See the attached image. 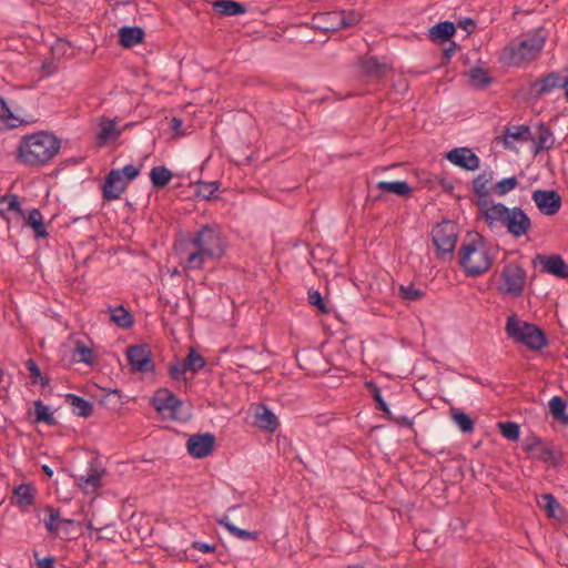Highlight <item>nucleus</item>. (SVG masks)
Returning a JSON list of instances; mask_svg holds the SVG:
<instances>
[{"label":"nucleus","mask_w":568,"mask_h":568,"mask_svg":"<svg viewBox=\"0 0 568 568\" xmlns=\"http://www.w3.org/2000/svg\"><path fill=\"white\" fill-rule=\"evenodd\" d=\"M26 367L30 373L31 383L37 384L38 379H41V375H42L38 364L32 358H29L26 362Z\"/></svg>","instance_id":"nucleus-55"},{"label":"nucleus","mask_w":568,"mask_h":568,"mask_svg":"<svg viewBox=\"0 0 568 568\" xmlns=\"http://www.w3.org/2000/svg\"><path fill=\"white\" fill-rule=\"evenodd\" d=\"M67 399L74 409H77V414L81 417H89L93 413V405L89 400L84 399L74 394H68Z\"/></svg>","instance_id":"nucleus-37"},{"label":"nucleus","mask_w":568,"mask_h":568,"mask_svg":"<svg viewBox=\"0 0 568 568\" xmlns=\"http://www.w3.org/2000/svg\"><path fill=\"white\" fill-rule=\"evenodd\" d=\"M359 65L366 77L381 78L392 70V65L382 63L376 57L365 55L361 58Z\"/></svg>","instance_id":"nucleus-19"},{"label":"nucleus","mask_w":568,"mask_h":568,"mask_svg":"<svg viewBox=\"0 0 568 568\" xmlns=\"http://www.w3.org/2000/svg\"><path fill=\"white\" fill-rule=\"evenodd\" d=\"M187 369L184 366V362L175 361L174 363L169 364V376L176 382H180L184 378Z\"/></svg>","instance_id":"nucleus-54"},{"label":"nucleus","mask_w":568,"mask_h":568,"mask_svg":"<svg viewBox=\"0 0 568 568\" xmlns=\"http://www.w3.org/2000/svg\"><path fill=\"white\" fill-rule=\"evenodd\" d=\"M545 45V38L534 34L511 43L504 50V60L511 65H521L534 61Z\"/></svg>","instance_id":"nucleus-6"},{"label":"nucleus","mask_w":568,"mask_h":568,"mask_svg":"<svg viewBox=\"0 0 568 568\" xmlns=\"http://www.w3.org/2000/svg\"><path fill=\"white\" fill-rule=\"evenodd\" d=\"M256 351L253 347H243L234 352V363L240 368H250L260 372L261 368L255 365Z\"/></svg>","instance_id":"nucleus-23"},{"label":"nucleus","mask_w":568,"mask_h":568,"mask_svg":"<svg viewBox=\"0 0 568 568\" xmlns=\"http://www.w3.org/2000/svg\"><path fill=\"white\" fill-rule=\"evenodd\" d=\"M532 456L544 463L555 465L557 462L556 453L549 445H540Z\"/></svg>","instance_id":"nucleus-51"},{"label":"nucleus","mask_w":568,"mask_h":568,"mask_svg":"<svg viewBox=\"0 0 568 568\" xmlns=\"http://www.w3.org/2000/svg\"><path fill=\"white\" fill-rule=\"evenodd\" d=\"M129 364L136 372L146 373L154 371L152 353L146 344L131 345L126 348Z\"/></svg>","instance_id":"nucleus-12"},{"label":"nucleus","mask_w":568,"mask_h":568,"mask_svg":"<svg viewBox=\"0 0 568 568\" xmlns=\"http://www.w3.org/2000/svg\"><path fill=\"white\" fill-rule=\"evenodd\" d=\"M104 475V468L97 462H92L89 464L88 473L85 475L75 476V480L78 486L85 493H94L101 487Z\"/></svg>","instance_id":"nucleus-16"},{"label":"nucleus","mask_w":568,"mask_h":568,"mask_svg":"<svg viewBox=\"0 0 568 568\" xmlns=\"http://www.w3.org/2000/svg\"><path fill=\"white\" fill-rule=\"evenodd\" d=\"M183 362L187 372H191L192 374L200 372L206 364L205 358L199 354L194 347H190L189 354Z\"/></svg>","instance_id":"nucleus-38"},{"label":"nucleus","mask_w":568,"mask_h":568,"mask_svg":"<svg viewBox=\"0 0 568 568\" xmlns=\"http://www.w3.org/2000/svg\"><path fill=\"white\" fill-rule=\"evenodd\" d=\"M566 402L559 396H554L549 400V409L552 417L557 420L562 422L564 424H568V415H566Z\"/></svg>","instance_id":"nucleus-41"},{"label":"nucleus","mask_w":568,"mask_h":568,"mask_svg":"<svg viewBox=\"0 0 568 568\" xmlns=\"http://www.w3.org/2000/svg\"><path fill=\"white\" fill-rule=\"evenodd\" d=\"M14 211L22 215V209L18 195H4L0 197V214L4 216L7 213Z\"/></svg>","instance_id":"nucleus-42"},{"label":"nucleus","mask_w":568,"mask_h":568,"mask_svg":"<svg viewBox=\"0 0 568 568\" xmlns=\"http://www.w3.org/2000/svg\"><path fill=\"white\" fill-rule=\"evenodd\" d=\"M255 424L265 430L275 432L278 426V420L275 414L264 406L263 410L256 414Z\"/></svg>","instance_id":"nucleus-35"},{"label":"nucleus","mask_w":568,"mask_h":568,"mask_svg":"<svg viewBox=\"0 0 568 568\" xmlns=\"http://www.w3.org/2000/svg\"><path fill=\"white\" fill-rule=\"evenodd\" d=\"M217 523L223 526L225 529H227L233 536L237 537L242 540H257L258 532L256 531H248L242 528L236 527L233 525L227 516H223L221 519L217 520Z\"/></svg>","instance_id":"nucleus-33"},{"label":"nucleus","mask_w":568,"mask_h":568,"mask_svg":"<svg viewBox=\"0 0 568 568\" xmlns=\"http://www.w3.org/2000/svg\"><path fill=\"white\" fill-rule=\"evenodd\" d=\"M61 142L48 131H39L21 138L17 148V160L29 166H42L59 152Z\"/></svg>","instance_id":"nucleus-2"},{"label":"nucleus","mask_w":568,"mask_h":568,"mask_svg":"<svg viewBox=\"0 0 568 568\" xmlns=\"http://www.w3.org/2000/svg\"><path fill=\"white\" fill-rule=\"evenodd\" d=\"M151 403L162 417L169 419H176L178 410L182 406V402L166 388L158 389Z\"/></svg>","instance_id":"nucleus-11"},{"label":"nucleus","mask_w":568,"mask_h":568,"mask_svg":"<svg viewBox=\"0 0 568 568\" xmlns=\"http://www.w3.org/2000/svg\"><path fill=\"white\" fill-rule=\"evenodd\" d=\"M144 39V31L140 27H122L119 30V42L124 48H132Z\"/></svg>","instance_id":"nucleus-22"},{"label":"nucleus","mask_w":568,"mask_h":568,"mask_svg":"<svg viewBox=\"0 0 568 568\" xmlns=\"http://www.w3.org/2000/svg\"><path fill=\"white\" fill-rule=\"evenodd\" d=\"M386 416L388 419L393 420L394 423H396L399 426H407V427L413 426V420L409 419L407 416H394L392 413H390V415H386Z\"/></svg>","instance_id":"nucleus-60"},{"label":"nucleus","mask_w":568,"mask_h":568,"mask_svg":"<svg viewBox=\"0 0 568 568\" xmlns=\"http://www.w3.org/2000/svg\"><path fill=\"white\" fill-rule=\"evenodd\" d=\"M494 172L491 170H485L479 173L473 180V192L477 195L476 205L481 216L490 209L494 204L489 197L493 191Z\"/></svg>","instance_id":"nucleus-10"},{"label":"nucleus","mask_w":568,"mask_h":568,"mask_svg":"<svg viewBox=\"0 0 568 568\" xmlns=\"http://www.w3.org/2000/svg\"><path fill=\"white\" fill-rule=\"evenodd\" d=\"M457 48H458V45L456 44V42L450 41L449 45L447 48H445L443 51L444 61L448 62L452 59V57L454 55Z\"/></svg>","instance_id":"nucleus-62"},{"label":"nucleus","mask_w":568,"mask_h":568,"mask_svg":"<svg viewBox=\"0 0 568 568\" xmlns=\"http://www.w3.org/2000/svg\"><path fill=\"white\" fill-rule=\"evenodd\" d=\"M456 26L450 21H443L429 29V38L433 41H449L455 34Z\"/></svg>","instance_id":"nucleus-27"},{"label":"nucleus","mask_w":568,"mask_h":568,"mask_svg":"<svg viewBox=\"0 0 568 568\" xmlns=\"http://www.w3.org/2000/svg\"><path fill=\"white\" fill-rule=\"evenodd\" d=\"M539 262L541 272L551 274L559 278L568 277V264L560 255H536L534 264Z\"/></svg>","instance_id":"nucleus-17"},{"label":"nucleus","mask_w":568,"mask_h":568,"mask_svg":"<svg viewBox=\"0 0 568 568\" xmlns=\"http://www.w3.org/2000/svg\"><path fill=\"white\" fill-rule=\"evenodd\" d=\"M531 132L527 125H513L508 126L504 133V142L506 146L510 145V140L514 141H529Z\"/></svg>","instance_id":"nucleus-30"},{"label":"nucleus","mask_w":568,"mask_h":568,"mask_svg":"<svg viewBox=\"0 0 568 568\" xmlns=\"http://www.w3.org/2000/svg\"><path fill=\"white\" fill-rule=\"evenodd\" d=\"M500 277L504 284L500 291L504 294H509L514 297H519L523 294L527 276L526 271L519 264H506L500 273Z\"/></svg>","instance_id":"nucleus-9"},{"label":"nucleus","mask_w":568,"mask_h":568,"mask_svg":"<svg viewBox=\"0 0 568 568\" xmlns=\"http://www.w3.org/2000/svg\"><path fill=\"white\" fill-rule=\"evenodd\" d=\"M432 239L440 258L446 255L453 256L458 239V227L454 222L445 220L433 227Z\"/></svg>","instance_id":"nucleus-7"},{"label":"nucleus","mask_w":568,"mask_h":568,"mask_svg":"<svg viewBox=\"0 0 568 568\" xmlns=\"http://www.w3.org/2000/svg\"><path fill=\"white\" fill-rule=\"evenodd\" d=\"M13 498L18 506L27 508L34 504L36 489L31 484H21L14 488Z\"/></svg>","instance_id":"nucleus-26"},{"label":"nucleus","mask_w":568,"mask_h":568,"mask_svg":"<svg viewBox=\"0 0 568 568\" xmlns=\"http://www.w3.org/2000/svg\"><path fill=\"white\" fill-rule=\"evenodd\" d=\"M532 200L538 210L545 215H555L561 207V196L554 190H535Z\"/></svg>","instance_id":"nucleus-13"},{"label":"nucleus","mask_w":568,"mask_h":568,"mask_svg":"<svg viewBox=\"0 0 568 568\" xmlns=\"http://www.w3.org/2000/svg\"><path fill=\"white\" fill-rule=\"evenodd\" d=\"M399 292L400 296L407 301H418L425 295L424 291L415 287L414 284H409L407 286L400 285Z\"/></svg>","instance_id":"nucleus-52"},{"label":"nucleus","mask_w":568,"mask_h":568,"mask_svg":"<svg viewBox=\"0 0 568 568\" xmlns=\"http://www.w3.org/2000/svg\"><path fill=\"white\" fill-rule=\"evenodd\" d=\"M182 126V120L179 118H173L171 120V129L178 131Z\"/></svg>","instance_id":"nucleus-64"},{"label":"nucleus","mask_w":568,"mask_h":568,"mask_svg":"<svg viewBox=\"0 0 568 568\" xmlns=\"http://www.w3.org/2000/svg\"><path fill=\"white\" fill-rule=\"evenodd\" d=\"M75 526H79V524L75 523L73 519H62L59 520V530L57 536H59L61 539L69 540L74 538L77 531Z\"/></svg>","instance_id":"nucleus-44"},{"label":"nucleus","mask_w":568,"mask_h":568,"mask_svg":"<svg viewBox=\"0 0 568 568\" xmlns=\"http://www.w3.org/2000/svg\"><path fill=\"white\" fill-rule=\"evenodd\" d=\"M220 183L217 181L213 182H197L196 194L204 200H212L214 197V193L219 190Z\"/></svg>","instance_id":"nucleus-45"},{"label":"nucleus","mask_w":568,"mask_h":568,"mask_svg":"<svg viewBox=\"0 0 568 568\" xmlns=\"http://www.w3.org/2000/svg\"><path fill=\"white\" fill-rule=\"evenodd\" d=\"M213 9L225 17L240 16L246 12L243 3L233 0H216L213 2Z\"/></svg>","instance_id":"nucleus-25"},{"label":"nucleus","mask_w":568,"mask_h":568,"mask_svg":"<svg viewBox=\"0 0 568 568\" xmlns=\"http://www.w3.org/2000/svg\"><path fill=\"white\" fill-rule=\"evenodd\" d=\"M193 247L184 260V271H200L206 261L221 260L226 250V243L219 227L202 226L190 240Z\"/></svg>","instance_id":"nucleus-1"},{"label":"nucleus","mask_w":568,"mask_h":568,"mask_svg":"<svg viewBox=\"0 0 568 568\" xmlns=\"http://www.w3.org/2000/svg\"><path fill=\"white\" fill-rule=\"evenodd\" d=\"M497 427L501 435L509 440H518L520 436V426L515 422H499Z\"/></svg>","instance_id":"nucleus-43"},{"label":"nucleus","mask_w":568,"mask_h":568,"mask_svg":"<svg viewBox=\"0 0 568 568\" xmlns=\"http://www.w3.org/2000/svg\"><path fill=\"white\" fill-rule=\"evenodd\" d=\"M128 182L120 170H111L103 185V197L108 201L118 200L126 189Z\"/></svg>","instance_id":"nucleus-18"},{"label":"nucleus","mask_w":568,"mask_h":568,"mask_svg":"<svg viewBox=\"0 0 568 568\" xmlns=\"http://www.w3.org/2000/svg\"><path fill=\"white\" fill-rule=\"evenodd\" d=\"M192 548L202 552H213L215 550L214 545H210L202 541H193Z\"/></svg>","instance_id":"nucleus-61"},{"label":"nucleus","mask_w":568,"mask_h":568,"mask_svg":"<svg viewBox=\"0 0 568 568\" xmlns=\"http://www.w3.org/2000/svg\"><path fill=\"white\" fill-rule=\"evenodd\" d=\"M215 445V436L211 433L192 435L186 443L187 453L194 458L210 455Z\"/></svg>","instance_id":"nucleus-14"},{"label":"nucleus","mask_w":568,"mask_h":568,"mask_svg":"<svg viewBox=\"0 0 568 568\" xmlns=\"http://www.w3.org/2000/svg\"><path fill=\"white\" fill-rule=\"evenodd\" d=\"M26 224L33 230L36 239H45L49 236L43 224V216L40 210H31L27 216Z\"/></svg>","instance_id":"nucleus-29"},{"label":"nucleus","mask_w":568,"mask_h":568,"mask_svg":"<svg viewBox=\"0 0 568 568\" xmlns=\"http://www.w3.org/2000/svg\"><path fill=\"white\" fill-rule=\"evenodd\" d=\"M172 176V172L164 165L154 166L150 171V180L152 186L158 190L166 186L170 183Z\"/></svg>","instance_id":"nucleus-31"},{"label":"nucleus","mask_w":568,"mask_h":568,"mask_svg":"<svg viewBox=\"0 0 568 568\" xmlns=\"http://www.w3.org/2000/svg\"><path fill=\"white\" fill-rule=\"evenodd\" d=\"M55 559L54 557L48 556L38 561V568H54Z\"/></svg>","instance_id":"nucleus-63"},{"label":"nucleus","mask_w":568,"mask_h":568,"mask_svg":"<svg viewBox=\"0 0 568 568\" xmlns=\"http://www.w3.org/2000/svg\"><path fill=\"white\" fill-rule=\"evenodd\" d=\"M122 173L126 176V182L135 179L140 174V168L128 164L123 168Z\"/></svg>","instance_id":"nucleus-59"},{"label":"nucleus","mask_w":568,"mask_h":568,"mask_svg":"<svg viewBox=\"0 0 568 568\" xmlns=\"http://www.w3.org/2000/svg\"><path fill=\"white\" fill-rule=\"evenodd\" d=\"M109 310L111 312V322L121 328L132 327L133 317L126 308H124L122 305H119L116 307H110Z\"/></svg>","instance_id":"nucleus-32"},{"label":"nucleus","mask_w":568,"mask_h":568,"mask_svg":"<svg viewBox=\"0 0 568 568\" xmlns=\"http://www.w3.org/2000/svg\"><path fill=\"white\" fill-rule=\"evenodd\" d=\"M450 417L462 433L469 434L474 430V420L468 414L458 408H450Z\"/></svg>","instance_id":"nucleus-36"},{"label":"nucleus","mask_w":568,"mask_h":568,"mask_svg":"<svg viewBox=\"0 0 568 568\" xmlns=\"http://www.w3.org/2000/svg\"><path fill=\"white\" fill-rule=\"evenodd\" d=\"M45 511L49 514V518L44 521L45 528L50 534L57 536L59 530L60 510L52 506H47Z\"/></svg>","instance_id":"nucleus-47"},{"label":"nucleus","mask_w":568,"mask_h":568,"mask_svg":"<svg viewBox=\"0 0 568 568\" xmlns=\"http://www.w3.org/2000/svg\"><path fill=\"white\" fill-rule=\"evenodd\" d=\"M489 227L500 225L505 227L514 239H520L529 233L532 227L530 217L519 206L508 207L503 203L491 204L483 215Z\"/></svg>","instance_id":"nucleus-4"},{"label":"nucleus","mask_w":568,"mask_h":568,"mask_svg":"<svg viewBox=\"0 0 568 568\" xmlns=\"http://www.w3.org/2000/svg\"><path fill=\"white\" fill-rule=\"evenodd\" d=\"M366 388L371 392L374 400L376 402L377 409L384 412L386 415H390V409L384 400L379 387L374 382H366Z\"/></svg>","instance_id":"nucleus-46"},{"label":"nucleus","mask_w":568,"mask_h":568,"mask_svg":"<svg viewBox=\"0 0 568 568\" xmlns=\"http://www.w3.org/2000/svg\"><path fill=\"white\" fill-rule=\"evenodd\" d=\"M446 159L466 171H476L480 166V159L468 148H455L446 153Z\"/></svg>","instance_id":"nucleus-15"},{"label":"nucleus","mask_w":568,"mask_h":568,"mask_svg":"<svg viewBox=\"0 0 568 568\" xmlns=\"http://www.w3.org/2000/svg\"><path fill=\"white\" fill-rule=\"evenodd\" d=\"M376 189L381 190L382 192L394 193V194H396L398 196H403V197L409 196L413 192L412 186L405 181H394V182L381 181L376 184Z\"/></svg>","instance_id":"nucleus-28"},{"label":"nucleus","mask_w":568,"mask_h":568,"mask_svg":"<svg viewBox=\"0 0 568 568\" xmlns=\"http://www.w3.org/2000/svg\"><path fill=\"white\" fill-rule=\"evenodd\" d=\"M566 88H568V77H564L558 71H551L531 82L528 87V94L531 99L539 100L554 90Z\"/></svg>","instance_id":"nucleus-8"},{"label":"nucleus","mask_w":568,"mask_h":568,"mask_svg":"<svg viewBox=\"0 0 568 568\" xmlns=\"http://www.w3.org/2000/svg\"><path fill=\"white\" fill-rule=\"evenodd\" d=\"M333 11L327 12H321L314 16V21L317 23V28L324 32H336L339 29H333V26H329L331 23H334V20L332 18H326L324 16L332 14Z\"/></svg>","instance_id":"nucleus-53"},{"label":"nucleus","mask_w":568,"mask_h":568,"mask_svg":"<svg viewBox=\"0 0 568 568\" xmlns=\"http://www.w3.org/2000/svg\"><path fill=\"white\" fill-rule=\"evenodd\" d=\"M469 79L476 89H486L493 81L488 71L483 68H473L469 70Z\"/></svg>","instance_id":"nucleus-39"},{"label":"nucleus","mask_w":568,"mask_h":568,"mask_svg":"<svg viewBox=\"0 0 568 568\" xmlns=\"http://www.w3.org/2000/svg\"><path fill=\"white\" fill-rule=\"evenodd\" d=\"M326 18H332L334 20V23H331L329 26H333L334 29H343V28H349L358 24L362 21V14L354 10H342V11H333L332 14L325 16Z\"/></svg>","instance_id":"nucleus-20"},{"label":"nucleus","mask_w":568,"mask_h":568,"mask_svg":"<svg viewBox=\"0 0 568 568\" xmlns=\"http://www.w3.org/2000/svg\"><path fill=\"white\" fill-rule=\"evenodd\" d=\"M10 119H13L12 112L4 99L0 97V126L6 125Z\"/></svg>","instance_id":"nucleus-56"},{"label":"nucleus","mask_w":568,"mask_h":568,"mask_svg":"<svg viewBox=\"0 0 568 568\" xmlns=\"http://www.w3.org/2000/svg\"><path fill=\"white\" fill-rule=\"evenodd\" d=\"M518 185L516 176L503 179L493 186V192L499 196L506 195Z\"/></svg>","instance_id":"nucleus-49"},{"label":"nucleus","mask_w":568,"mask_h":568,"mask_svg":"<svg viewBox=\"0 0 568 568\" xmlns=\"http://www.w3.org/2000/svg\"><path fill=\"white\" fill-rule=\"evenodd\" d=\"M459 265L465 274L477 277L488 272L494 263L495 256L479 233H468L463 241L459 251Z\"/></svg>","instance_id":"nucleus-3"},{"label":"nucleus","mask_w":568,"mask_h":568,"mask_svg":"<svg viewBox=\"0 0 568 568\" xmlns=\"http://www.w3.org/2000/svg\"><path fill=\"white\" fill-rule=\"evenodd\" d=\"M308 303L315 306L322 314H329L331 308L327 306L325 300L317 290H308L307 292Z\"/></svg>","instance_id":"nucleus-48"},{"label":"nucleus","mask_w":568,"mask_h":568,"mask_svg":"<svg viewBox=\"0 0 568 568\" xmlns=\"http://www.w3.org/2000/svg\"><path fill=\"white\" fill-rule=\"evenodd\" d=\"M505 329L509 338L530 349L539 351L547 344V338L539 327L518 321L515 314L508 316Z\"/></svg>","instance_id":"nucleus-5"},{"label":"nucleus","mask_w":568,"mask_h":568,"mask_svg":"<svg viewBox=\"0 0 568 568\" xmlns=\"http://www.w3.org/2000/svg\"><path fill=\"white\" fill-rule=\"evenodd\" d=\"M539 505L545 509L548 517H550V518L558 517L556 510L557 509L560 510V505L551 494L542 495L541 503Z\"/></svg>","instance_id":"nucleus-50"},{"label":"nucleus","mask_w":568,"mask_h":568,"mask_svg":"<svg viewBox=\"0 0 568 568\" xmlns=\"http://www.w3.org/2000/svg\"><path fill=\"white\" fill-rule=\"evenodd\" d=\"M100 131L97 134V144L98 145H104L110 140H116L121 135L122 131L120 129H116L115 126V120H106L102 119L100 123Z\"/></svg>","instance_id":"nucleus-24"},{"label":"nucleus","mask_w":568,"mask_h":568,"mask_svg":"<svg viewBox=\"0 0 568 568\" xmlns=\"http://www.w3.org/2000/svg\"><path fill=\"white\" fill-rule=\"evenodd\" d=\"M457 26L464 29L467 34H470L475 31L476 23L471 18H463L458 21Z\"/></svg>","instance_id":"nucleus-58"},{"label":"nucleus","mask_w":568,"mask_h":568,"mask_svg":"<svg viewBox=\"0 0 568 568\" xmlns=\"http://www.w3.org/2000/svg\"><path fill=\"white\" fill-rule=\"evenodd\" d=\"M542 444L541 439L537 436L527 438L523 445V449L526 453L534 454L538 447Z\"/></svg>","instance_id":"nucleus-57"},{"label":"nucleus","mask_w":568,"mask_h":568,"mask_svg":"<svg viewBox=\"0 0 568 568\" xmlns=\"http://www.w3.org/2000/svg\"><path fill=\"white\" fill-rule=\"evenodd\" d=\"M73 358L75 362L92 365L94 359L93 351L83 341L77 339L73 348Z\"/></svg>","instance_id":"nucleus-40"},{"label":"nucleus","mask_w":568,"mask_h":568,"mask_svg":"<svg viewBox=\"0 0 568 568\" xmlns=\"http://www.w3.org/2000/svg\"><path fill=\"white\" fill-rule=\"evenodd\" d=\"M34 406V423H45L49 426H55L58 420L50 412L49 407L43 404L41 399L33 402Z\"/></svg>","instance_id":"nucleus-34"},{"label":"nucleus","mask_w":568,"mask_h":568,"mask_svg":"<svg viewBox=\"0 0 568 568\" xmlns=\"http://www.w3.org/2000/svg\"><path fill=\"white\" fill-rule=\"evenodd\" d=\"M530 141L535 144V154L549 150L555 142L552 131L545 123H539L537 132L531 134Z\"/></svg>","instance_id":"nucleus-21"}]
</instances>
